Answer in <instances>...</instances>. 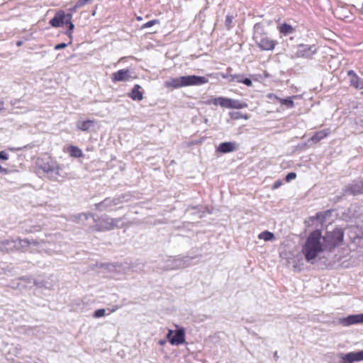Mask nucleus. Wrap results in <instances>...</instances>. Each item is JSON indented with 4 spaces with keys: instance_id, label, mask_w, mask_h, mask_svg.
<instances>
[{
    "instance_id": "nucleus-1",
    "label": "nucleus",
    "mask_w": 363,
    "mask_h": 363,
    "mask_svg": "<svg viewBox=\"0 0 363 363\" xmlns=\"http://www.w3.org/2000/svg\"><path fill=\"white\" fill-rule=\"evenodd\" d=\"M324 250L325 248L322 241L320 230H316L312 232L308 235L302 250L306 261L313 263V260Z\"/></svg>"
},
{
    "instance_id": "nucleus-2",
    "label": "nucleus",
    "mask_w": 363,
    "mask_h": 363,
    "mask_svg": "<svg viewBox=\"0 0 363 363\" xmlns=\"http://www.w3.org/2000/svg\"><path fill=\"white\" fill-rule=\"evenodd\" d=\"M36 163L38 168L52 180L59 181L60 179H64L66 177V174L63 172L61 165L51 157L40 158L37 160Z\"/></svg>"
},
{
    "instance_id": "nucleus-3",
    "label": "nucleus",
    "mask_w": 363,
    "mask_h": 363,
    "mask_svg": "<svg viewBox=\"0 0 363 363\" xmlns=\"http://www.w3.org/2000/svg\"><path fill=\"white\" fill-rule=\"evenodd\" d=\"M206 77L187 75L175 78H170L164 82V86L167 89H179L184 86H199L208 83Z\"/></svg>"
},
{
    "instance_id": "nucleus-4",
    "label": "nucleus",
    "mask_w": 363,
    "mask_h": 363,
    "mask_svg": "<svg viewBox=\"0 0 363 363\" xmlns=\"http://www.w3.org/2000/svg\"><path fill=\"white\" fill-rule=\"evenodd\" d=\"M253 39L257 47L263 51H272L278 45L277 40L267 36L261 23H257L254 26Z\"/></svg>"
},
{
    "instance_id": "nucleus-5",
    "label": "nucleus",
    "mask_w": 363,
    "mask_h": 363,
    "mask_svg": "<svg viewBox=\"0 0 363 363\" xmlns=\"http://www.w3.org/2000/svg\"><path fill=\"white\" fill-rule=\"evenodd\" d=\"M91 218L93 223H96V230L98 231H106L113 230L112 218L107 216H103L101 218H96L93 214L82 213L74 216V221L86 220Z\"/></svg>"
},
{
    "instance_id": "nucleus-6",
    "label": "nucleus",
    "mask_w": 363,
    "mask_h": 363,
    "mask_svg": "<svg viewBox=\"0 0 363 363\" xmlns=\"http://www.w3.org/2000/svg\"><path fill=\"white\" fill-rule=\"evenodd\" d=\"M344 232L342 228H336L333 231H328L322 236V241L325 250L331 251L340 245L343 241Z\"/></svg>"
},
{
    "instance_id": "nucleus-7",
    "label": "nucleus",
    "mask_w": 363,
    "mask_h": 363,
    "mask_svg": "<svg viewBox=\"0 0 363 363\" xmlns=\"http://www.w3.org/2000/svg\"><path fill=\"white\" fill-rule=\"evenodd\" d=\"M72 14L65 13L63 11L57 12L55 16L50 21V24L55 28H60L64 25L67 26L68 30L66 34L72 38V31L74 28V25L72 22Z\"/></svg>"
},
{
    "instance_id": "nucleus-8",
    "label": "nucleus",
    "mask_w": 363,
    "mask_h": 363,
    "mask_svg": "<svg viewBox=\"0 0 363 363\" xmlns=\"http://www.w3.org/2000/svg\"><path fill=\"white\" fill-rule=\"evenodd\" d=\"M30 242L28 239H7L0 242V250L2 252H9L13 250H26Z\"/></svg>"
},
{
    "instance_id": "nucleus-9",
    "label": "nucleus",
    "mask_w": 363,
    "mask_h": 363,
    "mask_svg": "<svg viewBox=\"0 0 363 363\" xmlns=\"http://www.w3.org/2000/svg\"><path fill=\"white\" fill-rule=\"evenodd\" d=\"M296 52L291 56L292 59L303 58L312 60L313 56L318 52V48L315 44L308 45L301 43L296 46Z\"/></svg>"
},
{
    "instance_id": "nucleus-10",
    "label": "nucleus",
    "mask_w": 363,
    "mask_h": 363,
    "mask_svg": "<svg viewBox=\"0 0 363 363\" xmlns=\"http://www.w3.org/2000/svg\"><path fill=\"white\" fill-rule=\"evenodd\" d=\"M194 259L193 257H181L177 256L175 257L167 259L165 265L163 269L165 270H175L189 267L191 264V261Z\"/></svg>"
},
{
    "instance_id": "nucleus-11",
    "label": "nucleus",
    "mask_w": 363,
    "mask_h": 363,
    "mask_svg": "<svg viewBox=\"0 0 363 363\" xmlns=\"http://www.w3.org/2000/svg\"><path fill=\"white\" fill-rule=\"evenodd\" d=\"M209 103L213 104L216 106L220 105L222 107L228 108H236L240 109L247 106V104L245 102H242L237 99H228L223 96L212 99Z\"/></svg>"
},
{
    "instance_id": "nucleus-12",
    "label": "nucleus",
    "mask_w": 363,
    "mask_h": 363,
    "mask_svg": "<svg viewBox=\"0 0 363 363\" xmlns=\"http://www.w3.org/2000/svg\"><path fill=\"white\" fill-rule=\"evenodd\" d=\"M124 196L115 198H106L100 203H96L95 207L99 211H111L113 207L123 202Z\"/></svg>"
},
{
    "instance_id": "nucleus-13",
    "label": "nucleus",
    "mask_w": 363,
    "mask_h": 363,
    "mask_svg": "<svg viewBox=\"0 0 363 363\" xmlns=\"http://www.w3.org/2000/svg\"><path fill=\"white\" fill-rule=\"evenodd\" d=\"M337 324L344 327H348L352 325L363 323V313L350 315L345 318H340L337 320Z\"/></svg>"
},
{
    "instance_id": "nucleus-14",
    "label": "nucleus",
    "mask_w": 363,
    "mask_h": 363,
    "mask_svg": "<svg viewBox=\"0 0 363 363\" xmlns=\"http://www.w3.org/2000/svg\"><path fill=\"white\" fill-rule=\"evenodd\" d=\"M345 195H353L363 194V181H354L344 189Z\"/></svg>"
},
{
    "instance_id": "nucleus-15",
    "label": "nucleus",
    "mask_w": 363,
    "mask_h": 363,
    "mask_svg": "<svg viewBox=\"0 0 363 363\" xmlns=\"http://www.w3.org/2000/svg\"><path fill=\"white\" fill-rule=\"evenodd\" d=\"M340 358L342 359L341 363H353L363 360V350L358 352H351L345 354L342 353L339 354Z\"/></svg>"
},
{
    "instance_id": "nucleus-16",
    "label": "nucleus",
    "mask_w": 363,
    "mask_h": 363,
    "mask_svg": "<svg viewBox=\"0 0 363 363\" xmlns=\"http://www.w3.org/2000/svg\"><path fill=\"white\" fill-rule=\"evenodd\" d=\"M131 79L130 71L128 69H120L111 74L113 82H127Z\"/></svg>"
},
{
    "instance_id": "nucleus-17",
    "label": "nucleus",
    "mask_w": 363,
    "mask_h": 363,
    "mask_svg": "<svg viewBox=\"0 0 363 363\" xmlns=\"http://www.w3.org/2000/svg\"><path fill=\"white\" fill-rule=\"evenodd\" d=\"M347 75L350 77V85L357 89H363V79L359 78L354 70H349Z\"/></svg>"
},
{
    "instance_id": "nucleus-18",
    "label": "nucleus",
    "mask_w": 363,
    "mask_h": 363,
    "mask_svg": "<svg viewBox=\"0 0 363 363\" xmlns=\"http://www.w3.org/2000/svg\"><path fill=\"white\" fill-rule=\"evenodd\" d=\"M185 342V331L181 328L175 331L174 336L170 340L172 345H179Z\"/></svg>"
},
{
    "instance_id": "nucleus-19",
    "label": "nucleus",
    "mask_w": 363,
    "mask_h": 363,
    "mask_svg": "<svg viewBox=\"0 0 363 363\" xmlns=\"http://www.w3.org/2000/svg\"><path fill=\"white\" fill-rule=\"evenodd\" d=\"M238 148V145L235 142H224L218 145L217 151L225 154L233 152Z\"/></svg>"
},
{
    "instance_id": "nucleus-20",
    "label": "nucleus",
    "mask_w": 363,
    "mask_h": 363,
    "mask_svg": "<svg viewBox=\"0 0 363 363\" xmlns=\"http://www.w3.org/2000/svg\"><path fill=\"white\" fill-rule=\"evenodd\" d=\"M30 284H35V280H33L31 277H22L20 278L16 283H13V287L21 290L23 289L29 287Z\"/></svg>"
},
{
    "instance_id": "nucleus-21",
    "label": "nucleus",
    "mask_w": 363,
    "mask_h": 363,
    "mask_svg": "<svg viewBox=\"0 0 363 363\" xmlns=\"http://www.w3.org/2000/svg\"><path fill=\"white\" fill-rule=\"evenodd\" d=\"M296 96H292L291 97H288L286 99H281L273 94H269L268 95V98L272 99L274 98L276 100H277L278 102H279L281 105L285 106L287 108H291L294 106V99L296 98Z\"/></svg>"
},
{
    "instance_id": "nucleus-22",
    "label": "nucleus",
    "mask_w": 363,
    "mask_h": 363,
    "mask_svg": "<svg viewBox=\"0 0 363 363\" xmlns=\"http://www.w3.org/2000/svg\"><path fill=\"white\" fill-rule=\"evenodd\" d=\"M223 78L227 79L229 82H237L243 83L247 86H250L252 84V80L249 78H242V75L239 74H229V75H223Z\"/></svg>"
},
{
    "instance_id": "nucleus-23",
    "label": "nucleus",
    "mask_w": 363,
    "mask_h": 363,
    "mask_svg": "<svg viewBox=\"0 0 363 363\" xmlns=\"http://www.w3.org/2000/svg\"><path fill=\"white\" fill-rule=\"evenodd\" d=\"M141 86L139 84L134 85L133 88L128 93V96L134 101H141L143 99V92L140 91Z\"/></svg>"
},
{
    "instance_id": "nucleus-24",
    "label": "nucleus",
    "mask_w": 363,
    "mask_h": 363,
    "mask_svg": "<svg viewBox=\"0 0 363 363\" xmlns=\"http://www.w3.org/2000/svg\"><path fill=\"white\" fill-rule=\"evenodd\" d=\"M330 133V129H324L316 132L310 139L313 143H317L321 140L325 138Z\"/></svg>"
},
{
    "instance_id": "nucleus-25",
    "label": "nucleus",
    "mask_w": 363,
    "mask_h": 363,
    "mask_svg": "<svg viewBox=\"0 0 363 363\" xmlns=\"http://www.w3.org/2000/svg\"><path fill=\"white\" fill-rule=\"evenodd\" d=\"M278 30L280 33H281L282 35H284L285 36L292 34L295 31V29L292 26H291L288 23H282L280 26H279Z\"/></svg>"
},
{
    "instance_id": "nucleus-26",
    "label": "nucleus",
    "mask_w": 363,
    "mask_h": 363,
    "mask_svg": "<svg viewBox=\"0 0 363 363\" xmlns=\"http://www.w3.org/2000/svg\"><path fill=\"white\" fill-rule=\"evenodd\" d=\"M331 213L330 211H325L324 212H318L316 213V216L314 217H311L310 219L312 222H314L315 220H318L320 221V223L323 225L327 217L330 216Z\"/></svg>"
},
{
    "instance_id": "nucleus-27",
    "label": "nucleus",
    "mask_w": 363,
    "mask_h": 363,
    "mask_svg": "<svg viewBox=\"0 0 363 363\" xmlns=\"http://www.w3.org/2000/svg\"><path fill=\"white\" fill-rule=\"evenodd\" d=\"M95 121L92 120H86L84 121H79L77 123V127L78 129L82 131H87L89 130L91 126L94 124Z\"/></svg>"
},
{
    "instance_id": "nucleus-28",
    "label": "nucleus",
    "mask_w": 363,
    "mask_h": 363,
    "mask_svg": "<svg viewBox=\"0 0 363 363\" xmlns=\"http://www.w3.org/2000/svg\"><path fill=\"white\" fill-rule=\"evenodd\" d=\"M68 152L71 157L79 158L83 157V152L80 148L74 145L68 147Z\"/></svg>"
},
{
    "instance_id": "nucleus-29",
    "label": "nucleus",
    "mask_w": 363,
    "mask_h": 363,
    "mask_svg": "<svg viewBox=\"0 0 363 363\" xmlns=\"http://www.w3.org/2000/svg\"><path fill=\"white\" fill-rule=\"evenodd\" d=\"M258 238L264 240V241H271L274 240L275 237L272 233L265 230L259 234Z\"/></svg>"
},
{
    "instance_id": "nucleus-30",
    "label": "nucleus",
    "mask_w": 363,
    "mask_h": 363,
    "mask_svg": "<svg viewBox=\"0 0 363 363\" xmlns=\"http://www.w3.org/2000/svg\"><path fill=\"white\" fill-rule=\"evenodd\" d=\"M113 222L111 223V225H113V229L115 228H121L123 226V224L122 223L123 218H112Z\"/></svg>"
},
{
    "instance_id": "nucleus-31",
    "label": "nucleus",
    "mask_w": 363,
    "mask_h": 363,
    "mask_svg": "<svg viewBox=\"0 0 363 363\" xmlns=\"http://www.w3.org/2000/svg\"><path fill=\"white\" fill-rule=\"evenodd\" d=\"M233 16L232 15H227L225 21V26L228 30H230L233 27Z\"/></svg>"
},
{
    "instance_id": "nucleus-32",
    "label": "nucleus",
    "mask_w": 363,
    "mask_h": 363,
    "mask_svg": "<svg viewBox=\"0 0 363 363\" xmlns=\"http://www.w3.org/2000/svg\"><path fill=\"white\" fill-rule=\"evenodd\" d=\"M105 313H106V310L104 308H100V309L96 310L94 311V313L93 314V317L95 318H101V317H103L104 315H105Z\"/></svg>"
},
{
    "instance_id": "nucleus-33",
    "label": "nucleus",
    "mask_w": 363,
    "mask_h": 363,
    "mask_svg": "<svg viewBox=\"0 0 363 363\" xmlns=\"http://www.w3.org/2000/svg\"><path fill=\"white\" fill-rule=\"evenodd\" d=\"M159 23H160L159 20L154 19V20L150 21L145 23V24H143L142 26V28H147L151 26H153L155 24H158Z\"/></svg>"
},
{
    "instance_id": "nucleus-34",
    "label": "nucleus",
    "mask_w": 363,
    "mask_h": 363,
    "mask_svg": "<svg viewBox=\"0 0 363 363\" xmlns=\"http://www.w3.org/2000/svg\"><path fill=\"white\" fill-rule=\"evenodd\" d=\"M91 0H78L74 6V8H81L84 5L89 4Z\"/></svg>"
},
{
    "instance_id": "nucleus-35",
    "label": "nucleus",
    "mask_w": 363,
    "mask_h": 363,
    "mask_svg": "<svg viewBox=\"0 0 363 363\" xmlns=\"http://www.w3.org/2000/svg\"><path fill=\"white\" fill-rule=\"evenodd\" d=\"M296 177V174L295 172H289L286 174L285 177V180L287 182H291V180L294 179Z\"/></svg>"
},
{
    "instance_id": "nucleus-36",
    "label": "nucleus",
    "mask_w": 363,
    "mask_h": 363,
    "mask_svg": "<svg viewBox=\"0 0 363 363\" xmlns=\"http://www.w3.org/2000/svg\"><path fill=\"white\" fill-rule=\"evenodd\" d=\"M40 230V227L39 225L32 226L30 229H26V232L28 233H32L35 232H38Z\"/></svg>"
},
{
    "instance_id": "nucleus-37",
    "label": "nucleus",
    "mask_w": 363,
    "mask_h": 363,
    "mask_svg": "<svg viewBox=\"0 0 363 363\" xmlns=\"http://www.w3.org/2000/svg\"><path fill=\"white\" fill-rule=\"evenodd\" d=\"M70 43H71V41L69 43H62L57 44V45H55V50H59L65 48Z\"/></svg>"
},
{
    "instance_id": "nucleus-38",
    "label": "nucleus",
    "mask_w": 363,
    "mask_h": 363,
    "mask_svg": "<svg viewBox=\"0 0 363 363\" xmlns=\"http://www.w3.org/2000/svg\"><path fill=\"white\" fill-rule=\"evenodd\" d=\"M9 159V155L5 151L0 152V160H6Z\"/></svg>"
},
{
    "instance_id": "nucleus-39",
    "label": "nucleus",
    "mask_w": 363,
    "mask_h": 363,
    "mask_svg": "<svg viewBox=\"0 0 363 363\" xmlns=\"http://www.w3.org/2000/svg\"><path fill=\"white\" fill-rule=\"evenodd\" d=\"M173 333H174V331L172 330H169L166 335L167 339H168V340L169 342H170L171 338L174 336Z\"/></svg>"
},
{
    "instance_id": "nucleus-40",
    "label": "nucleus",
    "mask_w": 363,
    "mask_h": 363,
    "mask_svg": "<svg viewBox=\"0 0 363 363\" xmlns=\"http://www.w3.org/2000/svg\"><path fill=\"white\" fill-rule=\"evenodd\" d=\"M282 184V182L281 180L276 181L273 185L274 189L279 188Z\"/></svg>"
},
{
    "instance_id": "nucleus-41",
    "label": "nucleus",
    "mask_w": 363,
    "mask_h": 363,
    "mask_svg": "<svg viewBox=\"0 0 363 363\" xmlns=\"http://www.w3.org/2000/svg\"><path fill=\"white\" fill-rule=\"evenodd\" d=\"M166 342H167V341H166V340H160L158 341V344H159L160 345L162 346V345H165V344H166Z\"/></svg>"
},
{
    "instance_id": "nucleus-42",
    "label": "nucleus",
    "mask_w": 363,
    "mask_h": 363,
    "mask_svg": "<svg viewBox=\"0 0 363 363\" xmlns=\"http://www.w3.org/2000/svg\"><path fill=\"white\" fill-rule=\"evenodd\" d=\"M0 173H4V174H6L7 173V169L2 167L1 165H0Z\"/></svg>"
},
{
    "instance_id": "nucleus-43",
    "label": "nucleus",
    "mask_w": 363,
    "mask_h": 363,
    "mask_svg": "<svg viewBox=\"0 0 363 363\" xmlns=\"http://www.w3.org/2000/svg\"><path fill=\"white\" fill-rule=\"evenodd\" d=\"M4 109V103L3 101H0V111H3Z\"/></svg>"
},
{
    "instance_id": "nucleus-44",
    "label": "nucleus",
    "mask_w": 363,
    "mask_h": 363,
    "mask_svg": "<svg viewBox=\"0 0 363 363\" xmlns=\"http://www.w3.org/2000/svg\"><path fill=\"white\" fill-rule=\"evenodd\" d=\"M293 267H294V268L295 269H296V270H298V271H300V270L301 269V267H299L298 266V264H294V265H293Z\"/></svg>"
},
{
    "instance_id": "nucleus-45",
    "label": "nucleus",
    "mask_w": 363,
    "mask_h": 363,
    "mask_svg": "<svg viewBox=\"0 0 363 363\" xmlns=\"http://www.w3.org/2000/svg\"><path fill=\"white\" fill-rule=\"evenodd\" d=\"M274 357L275 360H277L279 359V356H278L277 352H274Z\"/></svg>"
},
{
    "instance_id": "nucleus-46",
    "label": "nucleus",
    "mask_w": 363,
    "mask_h": 363,
    "mask_svg": "<svg viewBox=\"0 0 363 363\" xmlns=\"http://www.w3.org/2000/svg\"><path fill=\"white\" fill-rule=\"evenodd\" d=\"M16 45H17V46H21L22 45V42L21 41H18Z\"/></svg>"
},
{
    "instance_id": "nucleus-47",
    "label": "nucleus",
    "mask_w": 363,
    "mask_h": 363,
    "mask_svg": "<svg viewBox=\"0 0 363 363\" xmlns=\"http://www.w3.org/2000/svg\"><path fill=\"white\" fill-rule=\"evenodd\" d=\"M252 335H253L254 336L257 337L258 338H259V337H258V335H257L256 333L253 332V333H252Z\"/></svg>"
},
{
    "instance_id": "nucleus-48",
    "label": "nucleus",
    "mask_w": 363,
    "mask_h": 363,
    "mask_svg": "<svg viewBox=\"0 0 363 363\" xmlns=\"http://www.w3.org/2000/svg\"><path fill=\"white\" fill-rule=\"evenodd\" d=\"M233 118H235V119H238L239 118V115H237V116L233 117Z\"/></svg>"
},
{
    "instance_id": "nucleus-49",
    "label": "nucleus",
    "mask_w": 363,
    "mask_h": 363,
    "mask_svg": "<svg viewBox=\"0 0 363 363\" xmlns=\"http://www.w3.org/2000/svg\"><path fill=\"white\" fill-rule=\"evenodd\" d=\"M233 118H235V119H238L239 118V115H237V116L233 117Z\"/></svg>"
}]
</instances>
